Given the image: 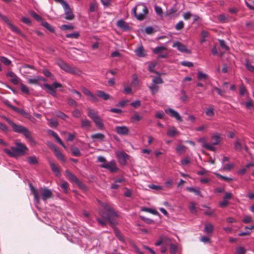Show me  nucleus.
<instances>
[{
  "label": "nucleus",
  "mask_w": 254,
  "mask_h": 254,
  "mask_svg": "<svg viewBox=\"0 0 254 254\" xmlns=\"http://www.w3.org/2000/svg\"><path fill=\"white\" fill-rule=\"evenodd\" d=\"M214 230L213 225L211 223H206L204 225V232L207 234H211Z\"/></svg>",
  "instance_id": "5701e85b"
},
{
  "label": "nucleus",
  "mask_w": 254,
  "mask_h": 254,
  "mask_svg": "<svg viewBox=\"0 0 254 254\" xmlns=\"http://www.w3.org/2000/svg\"><path fill=\"white\" fill-rule=\"evenodd\" d=\"M189 208L191 213L195 214L196 213L197 210L195 207V203L194 202H191L190 203Z\"/></svg>",
  "instance_id": "58836bf2"
},
{
  "label": "nucleus",
  "mask_w": 254,
  "mask_h": 254,
  "mask_svg": "<svg viewBox=\"0 0 254 254\" xmlns=\"http://www.w3.org/2000/svg\"><path fill=\"white\" fill-rule=\"evenodd\" d=\"M221 135L218 133H215L211 137L213 145H218L221 141Z\"/></svg>",
  "instance_id": "412c9836"
},
{
  "label": "nucleus",
  "mask_w": 254,
  "mask_h": 254,
  "mask_svg": "<svg viewBox=\"0 0 254 254\" xmlns=\"http://www.w3.org/2000/svg\"><path fill=\"white\" fill-rule=\"evenodd\" d=\"M42 25L44 26L45 28L48 29L49 31H50L51 32L54 33L55 32L54 28L47 22H43L42 23Z\"/></svg>",
  "instance_id": "f704fd0d"
},
{
  "label": "nucleus",
  "mask_w": 254,
  "mask_h": 254,
  "mask_svg": "<svg viewBox=\"0 0 254 254\" xmlns=\"http://www.w3.org/2000/svg\"><path fill=\"white\" fill-rule=\"evenodd\" d=\"M116 156L119 162L122 165H125L127 160L128 159V155L123 151L117 152Z\"/></svg>",
  "instance_id": "9b49d317"
},
{
  "label": "nucleus",
  "mask_w": 254,
  "mask_h": 254,
  "mask_svg": "<svg viewBox=\"0 0 254 254\" xmlns=\"http://www.w3.org/2000/svg\"><path fill=\"white\" fill-rule=\"evenodd\" d=\"M71 151L73 155L75 156H79L81 155L79 149L77 147H74L71 149Z\"/></svg>",
  "instance_id": "09e8293b"
},
{
  "label": "nucleus",
  "mask_w": 254,
  "mask_h": 254,
  "mask_svg": "<svg viewBox=\"0 0 254 254\" xmlns=\"http://www.w3.org/2000/svg\"><path fill=\"white\" fill-rule=\"evenodd\" d=\"M79 36V33L78 32H75L72 33L67 34L65 35V37L68 38L77 39Z\"/></svg>",
  "instance_id": "e433bc0d"
},
{
  "label": "nucleus",
  "mask_w": 254,
  "mask_h": 254,
  "mask_svg": "<svg viewBox=\"0 0 254 254\" xmlns=\"http://www.w3.org/2000/svg\"><path fill=\"white\" fill-rule=\"evenodd\" d=\"M135 54L139 57H143L145 56L143 48L141 46L135 50Z\"/></svg>",
  "instance_id": "2f4dec72"
},
{
  "label": "nucleus",
  "mask_w": 254,
  "mask_h": 254,
  "mask_svg": "<svg viewBox=\"0 0 254 254\" xmlns=\"http://www.w3.org/2000/svg\"><path fill=\"white\" fill-rule=\"evenodd\" d=\"M49 163L51 167V170L57 176H59L60 175L61 173L59 170V168L57 165H56L54 162H53L50 159L49 160Z\"/></svg>",
  "instance_id": "6ab92c4d"
},
{
  "label": "nucleus",
  "mask_w": 254,
  "mask_h": 254,
  "mask_svg": "<svg viewBox=\"0 0 254 254\" xmlns=\"http://www.w3.org/2000/svg\"><path fill=\"white\" fill-rule=\"evenodd\" d=\"M101 167L109 170L112 173L116 172L118 170L116 162L114 160L111 161L110 162H107V163L102 164Z\"/></svg>",
  "instance_id": "6e6552de"
},
{
  "label": "nucleus",
  "mask_w": 254,
  "mask_h": 254,
  "mask_svg": "<svg viewBox=\"0 0 254 254\" xmlns=\"http://www.w3.org/2000/svg\"><path fill=\"white\" fill-rule=\"evenodd\" d=\"M132 12L138 20H142L148 13V9L144 4H140L134 7Z\"/></svg>",
  "instance_id": "20e7f679"
},
{
  "label": "nucleus",
  "mask_w": 254,
  "mask_h": 254,
  "mask_svg": "<svg viewBox=\"0 0 254 254\" xmlns=\"http://www.w3.org/2000/svg\"><path fill=\"white\" fill-rule=\"evenodd\" d=\"M28 82L31 84H35V85L38 84L39 83V80L38 79V76H37L36 78H28Z\"/></svg>",
  "instance_id": "a18cd8bd"
},
{
  "label": "nucleus",
  "mask_w": 254,
  "mask_h": 254,
  "mask_svg": "<svg viewBox=\"0 0 254 254\" xmlns=\"http://www.w3.org/2000/svg\"><path fill=\"white\" fill-rule=\"evenodd\" d=\"M16 112L19 113L20 114L23 115V116L27 118H28L30 116L28 113L26 112L23 109L18 108Z\"/></svg>",
  "instance_id": "5fc2aeb1"
},
{
  "label": "nucleus",
  "mask_w": 254,
  "mask_h": 254,
  "mask_svg": "<svg viewBox=\"0 0 254 254\" xmlns=\"http://www.w3.org/2000/svg\"><path fill=\"white\" fill-rule=\"evenodd\" d=\"M165 114L162 111H159L156 113L155 117L157 119H163Z\"/></svg>",
  "instance_id": "603ef678"
},
{
  "label": "nucleus",
  "mask_w": 254,
  "mask_h": 254,
  "mask_svg": "<svg viewBox=\"0 0 254 254\" xmlns=\"http://www.w3.org/2000/svg\"><path fill=\"white\" fill-rule=\"evenodd\" d=\"M167 48L165 46L157 47L153 50V52L154 54H159L161 52L166 50Z\"/></svg>",
  "instance_id": "c9c22d12"
},
{
  "label": "nucleus",
  "mask_w": 254,
  "mask_h": 254,
  "mask_svg": "<svg viewBox=\"0 0 254 254\" xmlns=\"http://www.w3.org/2000/svg\"><path fill=\"white\" fill-rule=\"evenodd\" d=\"M204 206L207 208V209L204 212L205 215H206L207 216H213L214 215V214H215L214 210L211 209L210 208H209L206 206Z\"/></svg>",
  "instance_id": "4c0bfd02"
},
{
  "label": "nucleus",
  "mask_w": 254,
  "mask_h": 254,
  "mask_svg": "<svg viewBox=\"0 0 254 254\" xmlns=\"http://www.w3.org/2000/svg\"><path fill=\"white\" fill-rule=\"evenodd\" d=\"M72 115L75 118H79L81 116V113L78 109H75L72 112Z\"/></svg>",
  "instance_id": "49530a36"
},
{
  "label": "nucleus",
  "mask_w": 254,
  "mask_h": 254,
  "mask_svg": "<svg viewBox=\"0 0 254 254\" xmlns=\"http://www.w3.org/2000/svg\"><path fill=\"white\" fill-rule=\"evenodd\" d=\"M5 120L10 125H11L14 132L22 134L27 139L28 141L32 143L33 145H35L36 144L35 139L32 136L31 132L27 128L20 125H16L8 118H5Z\"/></svg>",
  "instance_id": "f257e3e1"
},
{
  "label": "nucleus",
  "mask_w": 254,
  "mask_h": 254,
  "mask_svg": "<svg viewBox=\"0 0 254 254\" xmlns=\"http://www.w3.org/2000/svg\"><path fill=\"white\" fill-rule=\"evenodd\" d=\"M57 64L61 69L66 72L75 75H80L82 73V72L78 68L70 66L61 60H57Z\"/></svg>",
  "instance_id": "7ed1b4c3"
},
{
  "label": "nucleus",
  "mask_w": 254,
  "mask_h": 254,
  "mask_svg": "<svg viewBox=\"0 0 254 254\" xmlns=\"http://www.w3.org/2000/svg\"><path fill=\"white\" fill-rule=\"evenodd\" d=\"M163 83V79L160 76L154 77L152 81V83L148 86L150 92L152 95H155L159 90V84Z\"/></svg>",
  "instance_id": "423d86ee"
},
{
  "label": "nucleus",
  "mask_w": 254,
  "mask_h": 254,
  "mask_svg": "<svg viewBox=\"0 0 254 254\" xmlns=\"http://www.w3.org/2000/svg\"><path fill=\"white\" fill-rule=\"evenodd\" d=\"M197 77L198 80L205 81L208 78V75L201 71H198L197 74Z\"/></svg>",
  "instance_id": "7c9ffc66"
},
{
  "label": "nucleus",
  "mask_w": 254,
  "mask_h": 254,
  "mask_svg": "<svg viewBox=\"0 0 254 254\" xmlns=\"http://www.w3.org/2000/svg\"><path fill=\"white\" fill-rule=\"evenodd\" d=\"M142 119V116L139 115L137 113H135L130 119L132 122H139Z\"/></svg>",
  "instance_id": "72a5a7b5"
},
{
  "label": "nucleus",
  "mask_w": 254,
  "mask_h": 254,
  "mask_svg": "<svg viewBox=\"0 0 254 254\" xmlns=\"http://www.w3.org/2000/svg\"><path fill=\"white\" fill-rule=\"evenodd\" d=\"M61 29L63 30H72L74 29V26L72 25H62L61 27Z\"/></svg>",
  "instance_id": "8fccbe9b"
},
{
  "label": "nucleus",
  "mask_w": 254,
  "mask_h": 254,
  "mask_svg": "<svg viewBox=\"0 0 254 254\" xmlns=\"http://www.w3.org/2000/svg\"><path fill=\"white\" fill-rule=\"evenodd\" d=\"M43 85L47 89L48 92L54 97L57 96V93L54 89L62 87V85L61 83L57 82H54L52 86L47 83H45Z\"/></svg>",
  "instance_id": "0eeeda50"
},
{
  "label": "nucleus",
  "mask_w": 254,
  "mask_h": 254,
  "mask_svg": "<svg viewBox=\"0 0 254 254\" xmlns=\"http://www.w3.org/2000/svg\"><path fill=\"white\" fill-rule=\"evenodd\" d=\"M115 130L120 135H127L129 132V129L127 126H117Z\"/></svg>",
  "instance_id": "4468645a"
},
{
  "label": "nucleus",
  "mask_w": 254,
  "mask_h": 254,
  "mask_svg": "<svg viewBox=\"0 0 254 254\" xmlns=\"http://www.w3.org/2000/svg\"><path fill=\"white\" fill-rule=\"evenodd\" d=\"M93 121L95 123V125L98 128H99L100 129H102L104 128V124L103 123L102 119L100 118L99 116L95 118Z\"/></svg>",
  "instance_id": "393cba45"
},
{
  "label": "nucleus",
  "mask_w": 254,
  "mask_h": 254,
  "mask_svg": "<svg viewBox=\"0 0 254 254\" xmlns=\"http://www.w3.org/2000/svg\"><path fill=\"white\" fill-rule=\"evenodd\" d=\"M91 138L93 140V141L97 140L103 141L105 138V136L103 133H97L92 134Z\"/></svg>",
  "instance_id": "4be33fe9"
},
{
  "label": "nucleus",
  "mask_w": 254,
  "mask_h": 254,
  "mask_svg": "<svg viewBox=\"0 0 254 254\" xmlns=\"http://www.w3.org/2000/svg\"><path fill=\"white\" fill-rule=\"evenodd\" d=\"M149 188L155 190H163V187L160 186H157L155 185H149L148 186Z\"/></svg>",
  "instance_id": "680f3d73"
},
{
  "label": "nucleus",
  "mask_w": 254,
  "mask_h": 254,
  "mask_svg": "<svg viewBox=\"0 0 254 254\" xmlns=\"http://www.w3.org/2000/svg\"><path fill=\"white\" fill-rule=\"evenodd\" d=\"M242 221L246 224L251 223L253 221L252 217L250 215L245 216Z\"/></svg>",
  "instance_id": "4d7b16f0"
},
{
  "label": "nucleus",
  "mask_w": 254,
  "mask_h": 254,
  "mask_svg": "<svg viewBox=\"0 0 254 254\" xmlns=\"http://www.w3.org/2000/svg\"><path fill=\"white\" fill-rule=\"evenodd\" d=\"M234 168V164L233 163H229L224 166L222 170L229 171Z\"/></svg>",
  "instance_id": "3c124183"
},
{
  "label": "nucleus",
  "mask_w": 254,
  "mask_h": 254,
  "mask_svg": "<svg viewBox=\"0 0 254 254\" xmlns=\"http://www.w3.org/2000/svg\"><path fill=\"white\" fill-rule=\"evenodd\" d=\"M30 190L34 195V199L36 203H40V196L38 195V190L35 188L31 184L30 185Z\"/></svg>",
  "instance_id": "a211bd4d"
},
{
  "label": "nucleus",
  "mask_w": 254,
  "mask_h": 254,
  "mask_svg": "<svg viewBox=\"0 0 254 254\" xmlns=\"http://www.w3.org/2000/svg\"><path fill=\"white\" fill-rule=\"evenodd\" d=\"M65 173L68 179L70 181L74 182L78 185L80 184V181L78 180V179L69 171L66 170L65 171Z\"/></svg>",
  "instance_id": "aec40b11"
},
{
  "label": "nucleus",
  "mask_w": 254,
  "mask_h": 254,
  "mask_svg": "<svg viewBox=\"0 0 254 254\" xmlns=\"http://www.w3.org/2000/svg\"><path fill=\"white\" fill-rule=\"evenodd\" d=\"M205 114L207 116L209 117H212L214 116V109L212 106L206 108Z\"/></svg>",
  "instance_id": "c85d7f7f"
},
{
  "label": "nucleus",
  "mask_w": 254,
  "mask_h": 254,
  "mask_svg": "<svg viewBox=\"0 0 254 254\" xmlns=\"http://www.w3.org/2000/svg\"><path fill=\"white\" fill-rule=\"evenodd\" d=\"M102 207L106 211L107 214H106L104 213H101V215L103 218L106 219L112 224H114L115 223L112 220L113 217L117 216L116 213L114 211L113 208L110 206L108 204L105 203H102L101 204Z\"/></svg>",
  "instance_id": "39448f33"
},
{
  "label": "nucleus",
  "mask_w": 254,
  "mask_h": 254,
  "mask_svg": "<svg viewBox=\"0 0 254 254\" xmlns=\"http://www.w3.org/2000/svg\"><path fill=\"white\" fill-rule=\"evenodd\" d=\"M245 66L247 69L253 72H254V66H253L248 61H247L245 64Z\"/></svg>",
  "instance_id": "de8ad7c7"
},
{
  "label": "nucleus",
  "mask_w": 254,
  "mask_h": 254,
  "mask_svg": "<svg viewBox=\"0 0 254 254\" xmlns=\"http://www.w3.org/2000/svg\"><path fill=\"white\" fill-rule=\"evenodd\" d=\"M87 111L88 116L89 118H90L92 120H94L95 118L99 116L97 112L91 108H88Z\"/></svg>",
  "instance_id": "b1692460"
},
{
  "label": "nucleus",
  "mask_w": 254,
  "mask_h": 254,
  "mask_svg": "<svg viewBox=\"0 0 254 254\" xmlns=\"http://www.w3.org/2000/svg\"><path fill=\"white\" fill-rule=\"evenodd\" d=\"M21 90L22 92L25 93V94H29V90L28 88L24 84H21L20 86Z\"/></svg>",
  "instance_id": "0e129e2a"
},
{
  "label": "nucleus",
  "mask_w": 254,
  "mask_h": 254,
  "mask_svg": "<svg viewBox=\"0 0 254 254\" xmlns=\"http://www.w3.org/2000/svg\"><path fill=\"white\" fill-rule=\"evenodd\" d=\"M138 85V80L136 75H133V78L131 82V85L136 86Z\"/></svg>",
  "instance_id": "864d4df0"
},
{
  "label": "nucleus",
  "mask_w": 254,
  "mask_h": 254,
  "mask_svg": "<svg viewBox=\"0 0 254 254\" xmlns=\"http://www.w3.org/2000/svg\"><path fill=\"white\" fill-rule=\"evenodd\" d=\"M0 62L3 63L6 66L12 65L11 61L6 57L0 56Z\"/></svg>",
  "instance_id": "c756f323"
},
{
  "label": "nucleus",
  "mask_w": 254,
  "mask_h": 254,
  "mask_svg": "<svg viewBox=\"0 0 254 254\" xmlns=\"http://www.w3.org/2000/svg\"><path fill=\"white\" fill-rule=\"evenodd\" d=\"M204 145H205L204 148L207 149V150L212 151H215V147L213 146L214 145H213L212 144H210L209 143H207V144H205Z\"/></svg>",
  "instance_id": "69168bd1"
},
{
  "label": "nucleus",
  "mask_w": 254,
  "mask_h": 254,
  "mask_svg": "<svg viewBox=\"0 0 254 254\" xmlns=\"http://www.w3.org/2000/svg\"><path fill=\"white\" fill-rule=\"evenodd\" d=\"M68 104L71 107H76L77 106V103L73 99L69 98L67 100Z\"/></svg>",
  "instance_id": "13d9d810"
},
{
  "label": "nucleus",
  "mask_w": 254,
  "mask_h": 254,
  "mask_svg": "<svg viewBox=\"0 0 254 254\" xmlns=\"http://www.w3.org/2000/svg\"><path fill=\"white\" fill-rule=\"evenodd\" d=\"M234 148L235 150L240 151L242 149V145L239 139H237L234 144Z\"/></svg>",
  "instance_id": "37998d69"
},
{
  "label": "nucleus",
  "mask_w": 254,
  "mask_h": 254,
  "mask_svg": "<svg viewBox=\"0 0 254 254\" xmlns=\"http://www.w3.org/2000/svg\"><path fill=\"white\" fill-rule=\"evenodd\" d=\"M63 8L64 10V12H65V18L66 20H72L74 17V15L72 13L71 9L69 7L68 4L67 3L66 4V6H64L63 7Z\"/></svg>",
  "instance_id": "ddd939ff"
},
{
  "label": "nucleus",
  "mask_w": 254,
  "mask_h": 254,
  "mask_svg": "<svg viewBox=\"0 0 254 254\" xmlns=\"http://www.w3.org/2000/svg\"><path fill=\"white\" fill-rule=\"evenodd\" d=\"M117 25L124 31H127L130 29L127 23L122 19H120L117 21Z\"/></svg>",
  "instance_id": "dca6fc26"
},
{
  "label": "nucleus",
  "mask_w": 254,
  "mask_h": 254,
  "mask_svg": "<svg viewBox=\"0 0 254 254\" xmlns=\"http://www.w3.org/2000/svg\"><path fill=\"white\" fill-rule=\"evenodd\" d=\"M114 233L120 241L122 242H123L124 241V238L121 235L120 232L116 228H114Z\"/></svg>",
  "instance_id": "79ce46f5"
},
{
  "label": "nucleus",
  "mask_w": 254,
  "mask_h": 254,
  "mask_svg": "<svg viewBox=\"0 0 254 254\" xmlns=\"http://www.w3.org/2000/svg\"><path fill=\"white\" fill-rule=\"evenodd\" d=\"M154 9H155V11L157 14H158L159 15H162V14L163 13V11H162V9L161 7L157 6V5H155L154 6Z\"/></svg>",
  "instance_id": "052dcab7"
},
{
  "label": "nucleus",
  "mask_w": 254,
  "mask_h": 254,
  "mask_svg": "<svg viewBox=\"0 0 254 254\" xmlns=\"http://www.w3.org/2000/svg\"><path fill=\"white\" fill-rule=\"evenodd\" d=\"M172 46L173 47H176L177 49L181 52L188 54L190 53V50L188 49V48L185 45L183 44L180 42H175Z\"/></svg>",
  "instance_id": "f8f14e48"
},
{
  "label": "nucleus",
  "mask_w": 254,
  "mask_h": 254,
  "mask_svg": "<svg viewBox=\"0 0 254 254\" xmlns=\"http://www.w3.org/2000/svg\"><path fill=\"white\" fill-rule=\"evenodd\" d=\"M97 7V3L96 1H93L91 2L90 4L89 10L91 12H94L95 11L96 8Z\"/></svg>",
  "instance_id": "ea45409f"
},
{
  "label": "nucleus",
  "mask_w": 254,
  "mask_h": 254,
  "mask_svg": "<svg viewBox=\"0 0 254 254\" xmlns=\"http://www.w3.org/2000/svg\"><path fill=\"white\" fill-rule=\"evenodd\" d=\"M166 113L168 114L171 117L175 118L179 122H182L183 120L179 113L172 108H168L165 110Z\"/></svg>",
  "instance_id": "9d476101"
},
{
  "label": "nucleus",
  "mask_w": 254,
  "mask_h": 254,
  "mask_svg": "<svg viewBox=\"0 0 254 254\" xmlns=\"http://www.w3.org/2000/svg\"><path fill=\"white\" fill-rule=\"evenodd\" d=\"M16 146H11L10 149L5 148L3 151L9 156L17 157L25 155L28 149L26 146L20 142H15Z\"/></svg>",
  "instance_id": "f03ea898"
},
{
  "label": "nucleus",
  "mask_w": 254,
  "mask_h": 254,
  "mask_svg": "<svg viewBox=\"0 0 254 254\" xmlns=\"http://www.w3.org/2000/svg\"><path fill=\"white\" fill-rule=\"evenodd\" d=\"M181 93L182 94V96L180 98V100L183 102H185L188 100V96L187 95L185 91L184 90L181 91Z\"/></svg>",
  "instance_id": "e2e57ef3"
},
{
  "label": "nucleus",
  "mask_w": 254,
  "mask_h": 254,
  "mask_svg": "<svg viewBox=\"0 0 254 254\" xmlns=\"http://www.w3.org/2000/svg\"><path fill=\"white\" fill-rule=\"evenodd\" d=\"M185 149V146L184 145H180L177 146L176 150L177 153L181 154L182 153Z\"/></svg>",
  "instance_id": "6e6d98bb"
},
{
  "label": "nucleus",
  "mask_w": 254,
  "mask_h": 254,
  "mask_svg": "<svg viewBox=\"0 0 254 254\" xmlns=\"http://www.w3.org/2000/svg\"><path fill=\"white\" fill-rule=\"evenodd\" d=\"M51 148L53 149L54 153L56 157L59 159L60 160L65 162V160L64 158V156L63 154L60 152V151L58 149V148L54 145H51Z\"/></svg>",
  "instance_id": "2eb2a0df"
},
{
  "label": "nucleus",
  "mask_w": 254,
  "mask_h": 254,
  "mask_svg": "<svg viewBox=\"0 0 254 254\" xmlns=\"http://www.w3.org/2000/svg\"><path fill=\"white\" fill-rule=\"evenodd\" d=\"M184 26V22L182 21H179L175 26L176 29L179 30L183 28Z\"/></svg>",
  "instance_id": "338daca9"
},
{
  "label": "nucleus",
  "mask_w": 254,
  "mask_h": 254,
  "mask_svg": "<svg viewBox=\"0 0 254 254\" xmlns=\"http://www.w3.org/2000/svg\"><path fill=\"white\" fill-rule=\"evenodd\" d=\"M41 192V197L44 201H46L48 199L52 197L53 193L52 191L46 188H41L40 189Z\"/></svg>",
  "instance_id": "1a4fd4ad"
},
{
  "label": "nucleus",
  "mask_w": 254,
  "mask_h": 254,
  "mask_svg": "<svg viewBox=\"0 0 254 254\" xmlns=\"http://www.w3.org/2000/svg\"><path fill=\"white\" fill-rule=\"evenodd\" d=\"M7 25L12 31L17 34H22L21 31L16 26L14 25L11 22L9 23Z\"/></svg>",
  "instance_id": "473e14b6"
},
{
  "label": "nucleus",
  "mask_w": 254,
  "mask_h": 254,
  "mask_svg": "<svg viewBox=\"0 0 254 254\" xmlns=\"http://www.w3.org/2000/svg\"><path fill=\"white\" fill-rule=\"evenodd\" d=\"M88 97L90 98V100L92 102H97L99 101L98 97L92 93Z\"/></svg>",
  "instance_id": "774afa93"
},
{
  "label": "nucleus",
  "mask_w": 254,
  "mask_h": 254,
  "mask_svg": "<svg viewBox=\"0 0 254 254\" xmlns=\"http://www.w3.org/2000/svg\"><path fill=\"white\" fill-rule=\"evenodd\" d=\"M97 96L102 98L104 100H107L110 99V96L109 94L106 93L105 92L98 90L97 91Z\"/></svg>",
  "instance_id": "cd10ccee"
},
{
  "label": "nucleus",
  "mask_w": 254,
  "mask_h": 254,
  "mask_svg": "<svg viewBox=\"0 0 254 254\" xmlns=\"http://www.w3.org/2000/svg\"><path fill=\"white\" fill-rule=\"evenodd\" d=\"M56 115L58 117L61 118L64 120H65L67 117V116L64 113L60 111L57 113Z\"/></svg>",
  "instance_id": "bf43d9fd"
},
{
  "label": "nucleus",
  "mask_w": 254,
  "mask_h": 254,
  "mask_svg": "<svg viewBox=\"0 0 254 254\" xmlns=\"http://www.w3.org/2000/svg\"><path fill=\"white\" fill-rule=\"evenodd\" d=\"M6 76L11 78L10 80L13 84L17 85L18 84L19 78L13 72L11 71H8L6 74Z\"/></svg>",
  "instance_id": "f3484780"
},
{
  "label": "nucleus",
  "mask_w": 254,
  "mask_h": 254,
  "mask_svg": "<svg viewBox=\"0 0 254 254\" xmlns=\"http://www.w3.org/2000/svg\"><path fill=\"white\" fill-rule=\"evenodd\" d=\"M81 127L83 128H89L91 127V123L87 119H82L81 120Z\"/></svg>",
  "instance_id": "a878e982"
},
{
  "label": "nucleus",
  "mask_w": 254,
  "mask_h": 254,
  "mask_svg": "<svg viewBox=\"0 0 254 254\" xmlns=\"http://www.w3.org/2000/svg\"><path fill=\"white\" fill-rule=\"evenodd\" d=\"M28 162L30 164H36L38 163V160L35 156H33L28 158Z\"/></svg>",
  "instance_id": "a19ab883"
},
{
  "label": "nucleus",
  "mask_w": 254,
  "mask_h": 254,
  "mask_svg": "<svg viewBox=\"0 0 254 254\" xmlns=\"http://www.w3.org/2000/svg\"><path fill=\"white\" fill-rule=\"evenodd\" d=\"M178 131L175 127H171L167 131V135L170 137H173L178 133Z\"/></svg>",
  "instance_id": "bb28decb"
},
{
  "label": "nucleus",
  "mask_w": 254,
  "mask_h": 254,
  "mask_svg": "<svg viewBox=\"0 0 254 254\" xmlns=\"http://www.w3.org/2000/svg\"><path fill=\"white\" fill-rule=\"evenodd\" d=\"M246 252V249L242 247H238L236 248V254H245Z\"/></svg>",
  "instance_id": "c03bdc74"
}]
</instances>
